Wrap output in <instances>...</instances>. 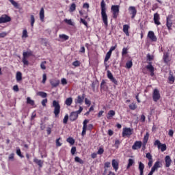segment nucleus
<instances>
[{
	"instance_id": "obj_1",
	"label": "nucleus",
	"mask_w": 175,
	"mask_h": 175,
	"mask_svg": "<svg viewBox=\"0 0 175 175\" xmlns=\"http://www.w3.org/2000/svg\"><path fill=\"white\" fill-rule=\"evenodd\" d=\"M101 8V17L103 18V22L104 23L105 27H107V14H106V3H105V0H102L100 3Z\"/></svg>"
},
{
	"instance_id": "obj_2",
	"label": "nucleus",
	"mask_w": 175,
	"mask_h": 175,
	"mask_svg": "<svg viewBox=\"0 0 175 175\" xmlns=\"http://www.w3.org/2000/svg\"><path fill=\"white\" fill-rule=\"evenodd\" d=\"M81 111H83V107L80 106L78 111L71 112L70 114V120L71 121H76V120L79 118V114H81Z\"/></svg>"
},
{
	"instance_id": "obj_3",
	"label": "nucleus",
	"mask_w": 175,
	"mask_h": 175,
	"mask_svg": "<svg viewBox=\"0 0 175 175\" xmlns=\"http://www.w3.org/2000/svg\"><path fill=\"white\" fill-rule=\"evenodd\" d=\"M53 106L54 107L53 113H54L55 117H58V116L61 111V105H59V103H58V101L53 100Z\"/></svg>"
},
{
	"instance_id": "obj_4",
	"label": "nucleus",
	"mask_w": 175,
	"mask_h": 175,
	"mask_svg": "<svg viewBox=\"0 0 175 175\" xmlns=\"http://www.w3.org/2000/svg\"><path fill=\"white\" fill-rule=\"evenodd\" d=\"M154 146H157L159 150H161V151L162 152H163V151H166V144H162V143H161V141H159V139H157L154 143Z\"/></svg>"
},
{
	"instance_id": "obj_5",
	"label": "nucleus",
	"mask_w": 175,
	"mask_h": 175,
	"mask_svg": "<svg viewBox=\"0 0 175 175\" xmlns=\"http://www.w3.org/2000/svg\"><path fill=\"white\" fill-rule=\"evenodd\" d=\"M111 10L113 12V18H117L118 17V13H120V5H112Z\"/></svg>"
},
{
	"instance_id": "obj_6",
	"label": "nucleus",
	"mask_w": 175,
	"mask_h": 175,
	"mask_svg": "<svg viewBox=\"0 0 175 175\" xmlns=\"http://www.w3.org/2000/svg\"><path fill=\"white\" fill-rule=\"evenodd\" d=\"M152 98L154 102H158L161 99V93L158 89H154L152 92Z\"/></svg>"
},
{
	"instance_id": "obj_7",
	"label": "nucleus",
	"mask_w": 175,
	"mask_h": 175,
	"mask_svg": "<svg viewBox=\"0 0 175 175\" xmlns=\"http://www.w3.org/2000/svg\"><path fill=\"white\" fill-rule=\"evenodd\" d=\"M129 13L131 16V18L133 19L136 17V14H137V10H136V7L130 6L129 7Z\"/></svg>"
},
{
	"instance_id": "obj_8",
	"label": "nucleus",
	"mask_w": 175,
	"mask_h": 175,
	"mask_svg": "<svg viewBox=\"0 0 175 175\" xmlns=\"http://www.w3.org/2000/svg\"><path fill=\"white\" fill-rule=\"evenodd\" d=\"M173 15H168L166 19V26L167 29L170 31L172 29V25H173Z\"/></svg>"
},
{
	"instance_id": "obj_9",
	"label": "nucleus",
	"mask_w": 175,
	"mask_h": 175,
	"mask_svg": "<svg viewBox=\"0 0 175 175\" xmlns=\"http://www.w3.org/2000/svg\"><path fill=\"white\" fill-rule=\"evenodd\" d=\"M12 21V18L10 16L3 14L0 17V24H3L5 23H9L10 21Z\"/></svg>"
},
{
	"instance_id": "obj_10",
	"label": "nucleus",
	"mask_w": 175,
	"mask_h": 175,
	"mask_svg": "<svg viewBox=\"0 0 175 175\" xmlns=\"http://www.w3.org/2000/svg\"><path fill=\"white\" fill-rule=\"evenodd\" d=\"M107 73L108 79H109V80L112 81L115 85H118V81L117 79H116V78H114L111 72H110V70H107Z\"/></svg>"
},
{
	"instance_id": "obj_11",
	"label": "nucleus",
	"mask_w": 175,
	"mask_h": 175,
	"mask_svg": "<svg viewBox=\"0 0 175 175\" xmlns=\"http://www.w3.org/2000/svg\"><path fill=\"white\" fill-rule=\"evenodd\" d=\"M84 98H85V94H83L82 96H78L77 98L75 99V103L77 105H82L83 103L84 102Z\"/></svg>"
},
{
	"instance_id": "obj_12",
	"label": "nucleus",
	"mask_w": 175,
	"mask_h": 175,
	"mask_svg": "<svg viewBox=\"0 0 175 175\" xmlns=\"http://www.w3.org/2000/svg\"><path fill=\"white\" fill-rule=\"evenodd\" d=\"M153 20L156 25H161V22L159 21V20H161V16L159 15V14H154Z\"/></svg>"
},
{
	"instance_id": "obj_13",
	"label": "nucleus",
	"mask_w": 175,
	"mask_h": 175,
	"mask_svg": "<svg viewBox=\"0 0 175 175\" xmlns=\"http://www.w3.org/2000/svg\"><path fill=\"white\" fill-rule=\"evenodd\" d=\"M146 157L149 161L148 163V166L149 167H151V166H152V163L154 162V161L152 160V155L151 154V153L148 152L146 154Z\"/></svg>"
},
{
	"instance_id": "obj_14",
	"label": "nucleus",
	"mask_w": 175,
	"mask_h": 175,
	"mask_svg": "<svg viewBox=\"0 0 175 175\" xmlns=\"http://www.w3.org/2000/svg\"><path fill=\"white\" fill-rule=\"evenodd\" d=\"M132 135V129L131 128H124L122 131V136H131Z\"/></svg>"
},
{
	"instance_id": "obj_15",
	"label": "nucleus",
	"mask_w": 175,
	"mask_h": 175,
	"mask_svg": "<svg viewBox=\"0 0 175 175\" xmlns=\"http://www.w3.org/2000/svg\"><path fill=\"white\" fill-rule=\"evenodd\" d=\"M87 124H88V120H85L83 122V130L81 133V136H85L87 132Z\"/></svg>"
},
{
	"instance_id": "obj_16",
	"label": "nucleus",
	"mask_w": 175,
	"mask_h": 175,
	"mask_svg": "<svg viewBox=\"0 0 175 175\" xmlns=\"http://www.w3.org/2000/svg\"><path fill=\"white\" fill-rule=\"evenodd\" d=\"M146 69H148V70H149V72H150V76L152 77H154V66H152V64H151V62H149V64L147 65L146 66Z\"/></svg>"
},
{
	"instance_id": "obj_17",
	"label": "nucleus",
	"mask_w": 175,
	"mask_h": 175,
	"mask_svg": "<svg viewBox=\"0 0 175 175\" xmlns=\"http://www.w3.org/2000/svg\"><path fill=\"white\" fill-rule=\"evenodd\" d=\"M139 148H142V142L136 141L132 146L133 150H139Z\"/></svg>"
},
{
	"instance_id": "obj_18",
	"label": "nucleus",
	"mask_w": 175,
	"mask_h": 175,
	"mask_svg": "<svg viewBox=\"0 0 175 175\" xmlns=\"http://www.w3.org/2000/svg\"><path fill=\"white\" fill-rule=\"evenodd\" d=\"M148 38H149L152 42H157V36H155L154 31H149L148 33Z\"/></svg>"
},
{
	"instance_id": "obj_19",
	"label": "nucleus",
	"mask_w": 175,
	"mask_h": 175,
	"mask_svg": "<svg viewBox=\"0 0 175 175\" xmlns=\"http://www.w3.org/2000/svg\"><path fill=\"white\" fill-rule=\"evenodd\" d=\"M165 167H170V165H172V159L170 156H166L165 157Z\"/></svg>"
},
{
	"instance_id": "obj_20",
	"label": "nucleus",
	"mask_w": 175,
	"mask_h": 175,
	"mask_svg": "<svg viewBox=\"0 0 175 175\" xmlns=\"http://www.w3.org/2000/svg\"><path fill=\"white\" fill-rule=\"evenodd\" d=\"M50 83L53 88L58 87L59 85V80L58 79H52L50 81Z\"/></svg>"
},
{
	"instance_id": "obj_21",
	"label": "nucleus",
	"mask_w": 175,
	"mask_h": 175,
	"mask_svg": "<svg viewBox=\"0 0 175 175\" xmlns=\"http://www.w3.org/2000/svg\"><path fill=\"white\" fill-rule=\"evenodd\" d=\"M59 40L60 42H65L66 40H69V37L68 36H66V34H60L59 36Z\"/></svg>"
},
{
	"instance_id": "obj_22",
	"label": "nucleus",
	"mask_w": 175,
	"mask_h": 175,
	"mask_svg": "<svg viewBox=\"0 0 175 175\" xmlns=\"http://www.w3.org/2000/svg\"><path fill=\"white\" fill-rule=\"evenodd\" d=\"M139 175H143L144 172V164L142 161L139 162Z\"/></svg>"
},
{
	"instance_id": "obj_23",
	"label": "nucleus",
	"mask_w": 175,
	"mask_h": 175,
	"mask_svg": "<svg viewBox=\"0 0 175 175\" xmlns=\"http://www.w3.org/2000/svg\"><path fill=\"white\" fill-rule=\"evenodd\" d=\"M115 116H116V111H114L113 110H110L109 111L107 115V118L108 120H111V118H113V117H114Z\"/></svg>"
},
{
	"instance_id": "obj_24",
	"label": "nucleus",
	"mask_w": 175,
	"mask_h": 175,
	"mask_svg": "<svg viewBox=\"0 0 175 175\" xmlns=\"http://www.w3.org/2000/svg\"><path fill=\"white\" fill-rule=\"evenodd\" d=\"M112 167H113L114 170H116V172L118 170V161L116 159L112 160Z\"/></svg>"
},
{
	"instance_id": "obj_25",
	"label": "nucleus",
	"mask_w": 175,
	"mask_h": 175,
	"mask_svg": "<svg viewBox=\"0 0 175 175\" xmlns=\"http://www.w3.org/2000/svg\"><path fill=\"white\" fill-rule=\"evenodd\" d=\"M161 165H162L161 163V162L159 161H156L153 165V167H152V170H154L155 172V170H157L159 169V167H161Z\"/></svg>"
},
{
	"instance_id": "obj_26",
	"label": "nucleus",
	"mask_w": 175,
	"mask_h": 175,
	"mask_svg": "<svg viewBox=\"0 0 175 175\" xmlns=\"http://www.w3.org/2000/svg\"><path fill=\"white\" fill-rule=\"evenodd\" d=\"M33 162H35V163H36L37 165H38V166H39L40 167H43V163H44V161H43L39 160V159L35 158V159H33Z\"/></svg>"
},
{
	"instance_id": "obj_27",
	"label": "nucleus",
	"mask_w": 175,
	"mask_h": 175,
	"mask_svg": "<svg viewBox=\"0 0 175 175\" xmlns=\"http://www.w3.org/2000/svg\"><path fill=\"white\" fill-rule=\"evenodd\" d=\"M129 25H124L123 26V32L126 35V36H129Z\"/></svg>"
},
{
	"instance_id": "obj_28",
	"label": "nucleus",
	"mask_w": 175,
	"mask_h": 175,
	"mask_svg": "<svg viewBox=\"0 0 175 175\" xmlns=\"http://www.w3.org/2000/svg\"><path fill=\"white\" fill-rule=\"evenodd\" d=\"M40 20L44 21V9L43 8H42L40 11Z\"/></svg>"
},
{
	"instance_id": "obj_29",
	"label": "nucleus",
	"mask_w": 175,
	"mask_h": 175,
	"mask_svg": "<svg viewBox=\"0 0 175 175\" xmlns=\"http://www.w3.org/2000/svg\"><path fill=\"white\" fill-rule=\"evenodd\" d=\"M16 81H21L23 80V74L21 72H17L16 75Z\"/></svg>"
},
{
	"instance_id": "obj_30",
	"label": "nucleus",
	"mask_w": 175,
	"mask_h": 175,
	"mask_svg": "<svg viewBox=\"0 0 175 175\" xmlns=\"http://www.w3.org/2000/svg\"><path fill=\"white\" fill-rule=\"evenodd\" d=\"M65 103L67 106H70L72 103H73V98L72 97H69L66 99Z\"/></svg>"
},
{
	"instance_id": "obj_31",
	"label": "nucleus",
	"mask_w": 175,
	"mask_h": 175,
	"mask_svg": "<svg viewBox=\"0 0 175 175\" xmlns=\"http://www.w3.org/2000/svg\"><path fill=\"white\" fill-rule=\"evenodd\" d=\"M163 59L164 62H165V64H167V62H169V53H164Z\"/></svg>"
},
{
	"instance_id": "obj_32",
	"label": "nucleus",
	"mask_w": 175,
	"mask_h": 175,
	"mask_svg": "<svg viewBox=\"0 0 175 175\" xmlns=\"http://www.w3.org/2000/svg\"><path fill=\"white\" fill-rule=\"evenodd\" d=\"M37 95L41 96V98H47V93L44 92H37Z\"/></svg>"
},
{
	"instance_id": "obj_33",
	"label": "nucleus",
	"mask_w": 175,
	"mask_h": 175,
	"mask_svg": "<svg viewBox=\"0 0 175 175\" xmlns=\"http://www.w3.org/2000/svg\"><path fill=\"white\" fill-rule=\"evenodd\" d=\"M133 66V62H132V60L128 61L126 63V69H131Z\"/></svg>"
},
{
	"instance_id": "obj_34",
	"label": "nucleus",
	"mask_w": 175,
	"mask_h": 175,
	"mask_svg": "<svg viewBox=\"0 0 175 175\" xmlns=\"http://www.w3.org/2000/svg\"><path fill=\"white\" fill-rule=\"evenodd\" d=\"M149 137H150V134H148V133H146V135L144 137V143H143L144 146H146V144H147V142H148Z\"/></svg>"
},
{
	"instance_id": "obj_35",
	"label": "nucleus",
	"mask_w": 175,
	"mask_h": 175,
	"mask_svg": "<svg viewBox=\"0 0 175 175\" xmlns=\"http://www.w3.org/2000/svg\"><path fill=\"white\" fill-rule=\"evenodd\" d=\"M27 103L28 105H31V106H33L35 105V101L31 99V97H27Z\"/></svg>"
},
{
	"instance_id": "obj_36",
	"label": "nucleus",
	"mask_w": 175,
	"mask_h": 175,
	"mask_svg": "<svg viewBox=\"0 0 175 175\" xmlns=\"http://www.w3.org/2000/svg\"><path fill=\"white\" fill-rule=\"evenodd\" d=\"M75 10H76V4L75 3H72L70 7V10L69 12H70V13L75 12Z\"/></svg>"
},
{
	"instance_id": "obj_37",
	"label": "nucleus",
	"mask_w": 175,
	"mask_h": 175,
	"mask_svg": "<svg viewBox=\"0 0 175 175\" xmlns=\"http://www.w3.org/2000/svg\"><path fill=\"white\" fill-rule=\"evenodd\" d=\"M75 162H77L78 163H80L81 165H83V163H84V161H83L79 157H75Z\"/></svg>"
},
{
	"instance_id": "obj_38",
	"label": "nucleus",
	"mask_w": 175,
	"mask_h": 175,
	"mask_svg": "<svg viewBox=\"0 0 175 175\" xmlns=\"http://www.w3.org/2000/svg\"><path fill=\"white\" fill-rule=\"evenodd\" d=\"M110 57H111V53L108 51L105 55L104 62H107V61H109V59H110Z\"/></svg>"
},
{
	"instance_id": "obj_39",
	"label": "nucleus",
	"mask_w": 175,
	"mask_h": 175,
	"mask_svg": "<svg viewBox=\"0 0 175 175\" xmlns=\"http://www.w3.org/2000/svg\"><path fill=\"white\" fill-rule=\"evenodd\" d=\"M133 163H135V161H133V159H129L126 169H129V167H131V166H132V165H133Z\"/></svg>"
},
{
	"instance_id": "obj_40",
	"label": "nucleus",
	"mask_w": 175,
	"mask_h": 175,
	"mask_svg": "<svg viewBox=\"0 0 175 175\" xmlns=\"http://www.w3.org/2000/svg\"><path fill=\"white\" fill-rule=\"evenodd\" d=\"M129 109L131 110H136V109H137V105H136L135 103H131L129 105Z\"/></svg>"
},
{
	"instance_id": "obj_41",
	"label": "nucleus",
	"mask_w": 175,
	"mask_h": 175,
	"mask_svg": "<svg viewBox=\"0 0 175 175\" xmlns=\"http://www.w3.org/2000/svg\"><path fill=\"white\" fill-rule=\"evenodd\" d=\"M47 64V62L44 61L40 64V68L42 69V70H46V64Z\"/></svg>"
},
{
	"instance_id": "obj_42",
	"label": "nucleus",
	"mask_w": 175,
	"mask_h": 175,
	"mask_svg": "<svg viewBox=\"0 0 175 175\" xmlns=\"http://www.w3.org/2000/svg\"><path fill=\"white\" fill-rule=\"evenodd\" d=\"M30 20H31V27H33V24H35V16L33 15H31Z\"/></svg>"
},
{
	"instance_id": "obj_43",
	"label": "nucleus",
	"mask_w": 175,
	"mask_h": 175,
	"mask_svg": "<svg viewBox=\"0 0 175 175\" xmlns=\"http://www.w3.org/2000/svg\"><path fill=\"white\" fill-rule=\"evenodd\" d=\"M16 154L21 158H24V156L21 154V150L20 148H16Z\"/></svg>"
},
{
	"instance_id": "obj_44",
	"label": "nucleus",
	"mask_w": 175,
	"mask_h": 175,
	"mask_svg": "<svg viewBox=\"0 0 175 175\" xmlns=\"http://www.w3.org/2000/svg\"><path fill=\"white\" fill-rule=\"evenodd\" d=\"M67 142H68V143H70V144H71L72 146H73V144H75V139H73L72 137H68L67 139Z\"/></svg>"
},
{
	"instance_id": "obj_45",
	"label": "nucleus",
	"mask_w": 175,
	"mask_h": 175,
	"mask_svg": "<svg viewBox=\"0 0 175 175\" xmlns=\"http://www.w3.org/2000/svg\"><path fill=\"white\" fill-rule=\"evenodd\" d=\"M103 152H105V149H103V148H102V147L99 148L97 151L98 155H102V154H103Z\"/></svg>"
},
{
	"instance_id": "obj_46",
	"label": "nucleus",
	"mask_w": 175,
	"mask_h": 175,
	"mask_svg": "<svg viewBox=\"0 0 175 175\" xmlns=\"http://www.w3.org/2000/svg\"><path fill=\"white\" fill-rule=\"evenodd\" d=\"M8 161L11 162H13V161H14V153H12L9 155Z\"/></svg>"
},
{
	"instance_id": "obj_47",
	"label": "nucleus",
	"mask_w": 175,
	"mask_h": 175,
	"mask_svg": "<svg viewBox=\"0 0 175 175\" xmlns=\"http://www.w3.org/2000/svg\"><path fill=\"white\" fill-rule=\"evenodd\" d=\"M69 120V115L66 114L63 119V124H68V120Z\"/></svg>"
},
{
	"instance_id": "obj_48",
	"label": "nucleus",
	"mask_w": 175,
	"mask_h": 175,
	"mask_svg": "<svg viewBox=\"0 0 175 175\" xmlns=\"http://www.w3.org/2000/svg\"><path fill=\"white\" fill-rule=\"evenodd\" d=\"M22 38H28V31H27V29H24L23 31V35H22Z\"/></svg>"
},
{
	"instance_id": "obj_49",
	"label": "nucleus",
	"mask_w": 175,
	"mask_h": 175,
	"mask_svg": "<svg viewBox=\"0 0 175 175\" xmlns=\"http://www.w3.org/2000/svg\"><path fill=\"white\" fill-rule=\"evenodd\" d=\"M23 58H27L29 57V55H32V53L31 52H23Z\"/></svg>"
},
{
	"instance_id": "obj_50",
	"label": "nucleus",
	"mask_w": 175,
	"mask_h": 175,
	"mask_svg": "<svg viewBox=\"0 0 175 175\" xmlns=\"http://www.w3.org/2000/svg\"><path fill=\"white\" fill-rule=\"evenodd\" d=\"M64 23L68 24V25H73V22H72L71 19H64Z\"/></svg>"
},
{
	"instance_id": "obj_51",
	"label": "nucleus",
	"mask_w": 175,
	"mask_h": 175,
	"mask_svg": "<svg viewBox=\"0 0 175 175\" xmlns=\"http://www.w3.org/2000/svg\"><path fill=\"white\" fill-rule=\"evenodd\" d=\"M59 140H61V137L56 139V146L57 147H61L62 146V143L59 142Z\"/></svg>"
},
{
	"instance_id": "obj_52",
	"label": "nucleus",
	"mask_w": 175,
	"mask_h": 175,
	"mask_svg": "<svg viewBox=\"0 0 175 175\" xmlns=\"http://www.w3.org/2000/svg\"><path fill=\"white\" fill-rule=\"evenodd\" d=\"M6 36H8V32L3 31V32L0 33V38H6Z\"/></svg>"
},
{
	"instance_id": "obj_53",
	"label": "nucleus",
	"mask_w": 175,
	"mask_h": 175,
	"mask_svg": "<svg viewBox=\"0 0 175 175\" xmlns=\"http://www.w3.org/2000/svg\"><path fill=\"white\" fill-rule=\"evenodd\" d=\"M80 23H82V24H83V25H85V27H88V23H87V21L82 18H80Z\"/></svg>"
},
{
	"instance_id": "obj_54",
	"label": "nucleus",
	"mask_w": 175,
	"mask_h": 175,
	"mask_svg": "<svg viewBox=\"0 0 175 175\" xmlns=\"http://www.w3.org/2000/svg\"><path fill=\"white\" fill-rule=\"evenodd\" d=\"M168 79H169V81L171 82V84H173L174 83V77H173V75H170L169 77H168Z\"/></svg>"
},
{
	"instance_id": "obj_55",
	"label": "nucleus",
	"mask_w": 175,
	"mask_h": 175,
	"mask_svg": "<svg viewBox=\"0 0 175 175\" xmlns=\"http://www.w3.org/2000/svg\"><path fill=\"white\" fill-rule=\"evenodd\" d=\"M46 80H47V75L46 74H43L42 75V83H46Z\"/></svg>"
},
{
	"instance_id": "obj_56",
	"label": "nucleus",
	"mask_w": 175,
	"mask_h": 175,
	"mask_svg": "<svg viewBox=\"0 0 175 175\" xmlns=\"http://www.w3.org/2000/svg\"><path fill=\"white\" fill-rule=\"evenodd\" d=\"M126 54H128V49L123 48L122 51V55H126Z\"/></svg>"
},
{
	"instance_id": "obj_57",
	"label": "nucleus",
	"mask_w": 175,
	"mask_h": 175,
	"mask_svg": "<svg viewBox=\"0 0 175 175\" xmlns=\"http://www.w3.org/2000/svg\"><path fill=\"white\" fill-rule=\"evenodd\" d=\"M152 59H154V56L150 55V53H148L147 55V60L148 61H152Z\"/></svg>"
},
{
	"instance_id": "obj_58",
	"label": "nucleus",
	"mask_w": 175,
	"mask_h": 175,
	"mask_svg": "<svg viewBox=\"0 0 175 175\" xmlns=\"http://www.w3.org/2000/svg\"><path fill=\"white\" fill-rule=\"evenodd\" d=\"M61 83L63 85H66V84H68V81H66V79H65V78L62 79Z\"/></svg>"
},
{
	"instance_id": "obj_59",
	"label": "nucleus",
	"mask_w": 175,
	"mask_h": 175,
	"mask_svg": "<svg viewBox=\"0 0 175 175\" xmlns=\"http://www.w3.org/2000/svg\"><path fill=\"white\" fill-rule=\"evenodd\" d=\"M116 49H117V44H116L113 46H111L108 52L111 53H113V51H114V50H116Z\"/></svg>"
},
{
	"instance_id": "obj_60",
	"label": "nucleus",
	"mask_w": 175,
	"mask_h": 175,
	"mask_svg": "<svg viewBox=\"0 0 175 175\" xmlns=\"http://www.w3.org/2000/svg\"><path fill=\"white\" fill-rule=\"evenodd\" d=\"M85 103L88 105V107L91 106V100H88V98H85Z\"/></svg>"
},
{
	"instance_id": "obj_61",
	"label": "nucleus",
	"mask_w": 175,
	"mask_h": 175,
	"mask_svg": "<svg viewBox=\"0 0 175 175\" xmlns=\"http://www.w3.org/2000/svg\"><path fill=\"white\" fill-rule=\"evenodd\" d=\"M22 62H23L24 65H28L29 64L28 60H27V57H23Z\"/></svg>"
},
{
	"instance_id": "obj_62",
	"label": "nucleus",
	"mask_w": 175,
	"mask_h": 175,
	"mask_svg": "<svg viewBox=\"0 0 175 175\" xmlns=\"http://www.w3.org/2000/svg\"><path fill=\"white\" fill-rule=\"evenodd\" d=\"M72 65H73V66H76V67L80 66V62H79V61H75V62H74L72 63Z\"/></svg>"
},
{
	"instance_id": "obj_63",
	"label": "nucleus",
	"mask_w": 175,
	"mask_h": 175,
	"mask_svg": "<svg viewBox=\"0 0 175 175\" xmlns=\"http://www.w3.org/2000/svg\"><path fill=\"white\" fill-rule=\"evenodd\" d=\"M120 141L118 139H116L115 141V147L116 148H118L119 146H120Z\"/></svg>"
},
{
	"instance_id": "obj_64",
	"label": "nucleus",
	"mask_w": 175,
	"mask_h": 175,
	"mask_svg": "<svg viewBox=\"0 0 175 175\" xmlns=\"http://www.w3.org/2000/svg\"><path fill=\"white\" fill-rule=\"evenodd\" d=\"M46 103H47V98L42 100V106H44V107L46 106Z\"/></svg>"
}]
</instances>
